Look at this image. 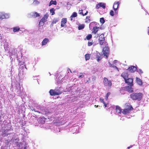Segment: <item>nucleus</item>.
<instances>
[{
    "label": "nucleus",
    "instance_id": "nucleus-54",
    "mask_svg": "<svg viewBox=\"0 0 149 149\" xmlns=\"http://www.w3.org/2000/svg\"><path fill=\"white\" fill-rule=\"evenodd\" d=\"M68 70H69V71H70V72L71 73H72V72H71V70H70V69H69V68Z\"/></svg>",
    "mask_w": 149,
    "mask_h": 149
},
{
    "label": "nucleus",
    "instance_id": "nucleus-58",
    "mask_svg": "<svg viewBox=\"0 0 149 149\" xmlns=\"http://www.w3.org/2000/svg\"><path fill=\"white\" fill-rule=\"evenodd\" d=\"M15 140H17V141H18V139L17 138L16 139H15Z\"/></svg>",
    "mask_w": 149,
    "mask_h": 149
},
{
    "label": "nucleus",
    "instance_id": "nucleus-30",
    "mask_svg": "<svg viewBox=\"0 0 149 149\" xmlns=\"http://www.w3.org/2000/svg\"><path fill=\"white\" fill-rule=\"evenodd\" d=\"M10 14L8 13H6L4 12L3 19L8 18L10 17Z\"/></svg>",
    "mask_w": 149,
    "mask_h": 149
},
{
    "label": "nucleus",
    "instance_id": "nucleus-15",
    "mask_svg": "<svg viewBox=\"0 0 149 149\" xmlns=\"http://www.w3.org/2000/svg\"><path fill=\"white\" fill-rule=\"evenodd\" d=\"M97 26V24L96 22H93L91 23L89 25V28L90 29H92L93 28L96 27Z\"/></svg>",
    "mask_w": 149,
    "mask_h": 149
},
{
    "label": "nucleus",
    "instance_id": "nucleus-33",
    "mask_svg": "<svg viewBox=\"0 0 149 149\" xmlns=\"http://www.w3.org/2000/svg\"><path fill=\"white\" fill-rule=\"evenodd\" d=\"M136 81L138 84L139 85H141L142 84V82L141 80L139 78H136Z\"/></svg>",
    "mask_w": 149,
    "mask_h": 149
},
{
    "label": "nucleus",
    "instance_id": "nucleus-42",
    "mask_svg": "<svg viewBox=\"0 0 149 149\" xmlns=\"http://www.w3.org/2000/svg\"><path fill=\"white\" fill-rule=\"evenodd\" d=\"M50 12L52 13V15H53L54 14V8H52L50 10Z\"/></svg>",
    "mask_w": 149,
    "mask_h": 149
},
{
    "label": "nucleus",
    "instance_id": "nucleus-37",
    "mask_svg": "<svg viewBox=\"0 0 149 149\" xmlns=\"http://www.w3.org/2000/svg\"><path fill=\"white\" fill-rule=\"evenodd\" d=\"M85 56L86 60V61L88 60L90 58V54H86L85 55Z\"/></svg>",
    "mask_w": 149,
    "mask_h": 149
},
{
    "label": "nucleus",
    "instance_id": "nucleus-59",
    "mask_svg": "<svg viewBox=\"0 0 149 149\" xmlns=\"http://www.w3.org/2000/svg\"><path fill=\"white\" fill-rule=\"evenodd\" d=\"M49 74H50V75H51V74H50V72H49Z\"/></svg>",
    "mask_w": 149,
    "mask_h": 149
},
{
    "label": "nucleus",
    "instance_id": "nucleus-41",
    "mask_svg": "<svg viewBox=\"0 0 149 149\" xmlns=\"http://www.w3.org/2000/svg\"><path fill=\"white\" fill-rule=\"evenodd\" d=\"M4 12H0V19H3Z\"/></svg>",
    "mask_w": 149,
    "mask_h": 149
},
{
    "label": "nucleus",
    "instance_id": "nucleus-25",
    "mask_svg": "<svg viewBox=\"0 0 149 149\" xmlns=\"http://www.w3.org/2000/svg\"><path fill=\"white\" fill-rule=\"evenodd\" d=\"M96 57L97 58V61L99 62L101 59V55L100 53L97 51H96Z\"/></svg>",
    "mask_w": 149,
    "mask_h": 149
},
{
    "label": "nucleus",
    "instance_id": "nucleus-29",
    "mask_svg": "<svg viewBox=\"0 0 149 149\" xmlns=\"http://www.w3.org/2000/svg\"><path fill=\"white\" fill-rule=\"evenodd\" d=\"M77 16V13L76 12H74L71 16L70 18L71 20H73V18Z\"/></svg>",
    "mask_w": 149,
    "mask_h": 149
},
{
    "label": "nucleus",
    "instance_id": "nucleus-32",
    "mask_svg": "<svg viewBox=\"0 0 149 149\" xmlns=\"http://www.w3.org/2000/svg\"><path fill=\"white\" fill-rule=\"evenodd\" d=\"M19 86H17V87L16 88V89H17L18 91H17V94L18 95H20L21 93V92L20 91V87L19 86Z\"/></svg>",
    "mask_w": 149,
    "mask_h": 149
},
{
    "label": "nucleus",
    "instance_id": "nucleus-13",
    "mask_svg": "<svg viewBox=\"0 0 149 149\" xmlns=\"http://www.w3.org/2000/svg\"><path fill=\"white\" fill-rule=\"evenodd\" d=\"M102 7L103 9H105L106 7V4L104 3H99L96 6V9H99L100 7Z\"/></svg>",
    "mask_w": 149,
    "mask_h": 149
},
{
    "label": "nucleus",
    "instance_id": "nucleus-39",
    "mask_svg": "<svg viewBox=\"0 0 149 149\" xmlns=\"http://www.w3.org/2000/svg\"><path fill=\"white\" fill-rule=\"evenodd\" d=\"M105 22L104 18L102 17L100 18V22L102 24H103Z\"/></svg>",
    "mask_w": 149,
    "mask_h": 149
},
{
    "label": "nucleus",
    "instance_id": "nucleus-9",
    "mask_svg": "<svg viewBox=\"0 0 149 149\" xmlns=\"http://www.w3.org/2000/svg\"><path fill=\"white\" fill-rule=\"evenodd\" d=\"M105 38L103 34H101L99 37V40L100 44V45H103L104 44H106L104 42Z\"/></svg>",
    "mask_w": 149,
    "mask_h": 149
},
{
    "label": "nucleus",
    "instance_id": "nucleus-2",
    "mask_svg": "<svg viewBox=\"0 0 149 149\" xmlns=\"http://www.w3.org/2000/svg\"><path fill=\"white\" fill-rule=\"evenodd\" d=\"M33 106L34 107H32L31 109L32 110H33L35 112H38L37 109H40L41 110L42 113L43 114L47 115L48 113H50L48 110L46 108L43 109H41L40 106L38 104H35L33 105Z\"/></svg>",
    "mask_w": 149,
    "mask_h": 149
},
{
    "label": "nucleus",
    "instance_id": "nucleus-14",
    "mask_svg": "<svg viewBox=\"0 0 149 149\" xmlns=\"http://www.w3.org/2000/svg\"><path fill=\"white\" fill-rule=\"evenodd\" d=\"M126 83H127L129 86H133V79L132 78L127 79L125 80Z\"/></svg>",
    "mask_w": 149,
    "mask_h": 149
},
{
    "label": "nucleus",
    "instance_id": "nucleus-19",
    "mask_svg": "<svg viewBox=\"0 0 149 149\" xmlns=\"http://www.w3.org/2000/svg\"><path fill=\"white\" fill-rule=\"evenodd\" d=\"M72 129L73 130L72 131L73 133H74V132H79V127L78 126L76 125L74 127H72Z\"/></svg>",
    "mask_w": 149,
    "mask_h": 149
},
{
    "label": "nucleus",
    "instance_id": "nucleus-60",
    "mask_svg": "<svg viewBox=\"0 0 149 149\" xmlns=\"http://www.w3.org/2000/svg\"><path fill=\"white\" fill-rule=\"evenodd\" d=\"M127 104L128 105V104Z\"/></svg>",
    "mask_w": 149,
    "mask_h": 149
},
{
    "label": "nucleus",
    "instance_id": "nucleus-17",
    "mask_svg": "<svg viewBox=\"0 0 149 149\" xmlns=\"http://www.w3.org/2000/svg\"><path fill=\"white\" fill-rule=\"evenodd\" d=\"M122 110L121 109L120 107L118 106H116V114L118 115H120L122 113Z\"/></svg>",
    "mask_w": 149,
    "mask_h": 149
},
{
    "label": "nucleus",
    "instance_id": "nucleus-28",
    "mask_svg": "<svg viewBox=\"0 0 149 149\" xmlns=\"http://www.w3.org/2000/svg\"><path fill=\"white\" fill-rule=\"evenodd\" d=\"M131 86H129L126 87V89L127 90L130 92H133V88H131Z\"/></svg>",
    "mask_w": 149,
    "mask_h": 149
},
{
    "label": "nucleus",
    "instance_id": "nucleus-23",
    "mask_svg": "<svg viewBox=\"0 0 149 149\" xmlns=\"http://www.w3.org/2000/svg\"><path fill=\"white\" fill-rule=\"evenodd\" d=\"M49 40L47 38H45L42 42V45L44 46L46 45L49 42Z\"/></svg>",
    "mask_w": 149,
    "mask_h": 149
},
{
    "label": "nucleus",
    "instance_id": "nucleus-34",
    "mask_svg": "<svg viewBox=\"0 0 149 149\" xmlns=\"http://www.w3.org/2000/svg\"><path fill=\"white\" fill-rule=\"evenodd\" d=\"M85 27V25L84 24L79 25L78 26V29L79 30L83 29Z\"/></svg>",
    "mask_w": 149,
    "mask_h": 149
},
{
    "label": "nucleus",
    "instance_id": "nucleus-3",
    "mask_svg": "<svg viewBox=\"0 0 149 149\" xmlns=\"http://www.w3.org/2000/svg\"><path fill=\"white\" fill-rule=\"evenodd\" d=\"M143 96V94L141 93H133L130 95V97L133 100H137L138 101H140Z\"/></svg>",
    "mask_w": 149,
    "mask_h": 149
},
{
    "label": "nucleus",
    "instance_id": "nucleus-36",
    "mask_svg": "<svg viewBox=\"0 0 149 149\" xmlns=\"http://www.w3.org/2000/svg\"><path fill=\"white\" fill-rule=\"evenodd\" d=\"M87 13H88V12H87V11L84 14L83 13V10H79V14L83 15V16H84V15H86Z\"/></svg>",
    "mask_w": 149,
    "mask_h": 149
},
{
    "label": "nucleus",
    "instance_id": "nucleus-47",
    "mask_svg": "<svg viewBox=\"0 0 149 149\" xmlns=\"http://www.w3.org/2000/svg\"><path fill=\"white\" fill-rule=\"evenodd\" d=\"M111 67H113V68H116L118 70V68L116 66L114 65L113 64L111 65Z\"/></svg>",
    "mask_w": 149,
    "mask_h": 149
},
{
    "label": "nucleus",
    "instance_id": "nucleus-44",
    "mask_svg": "<svg viewBox=\"0 0 149 149\" xmlns=\"http://www.w3.org/2000/svg\"><path fill=\"white\" fill-rule=\"evenodd\" d=\"M93 44V41L92 42L88 41V46H91Z\"/></svg>",
    "mask_w": 149,
    "mask_h": 149
},
{
    "label": "nucleus",
    "instance_id": "nucleus-7",
    "mask_svg": "<svg viewBox=\"0 0 149 149\" xmlns=\"http://www.w3.org/2000/svg\"><path fill=\"white\" fill-rule=\"evenodd\" d=\"M103 82L105 86L111 88L112 85L111 82V81L109 80L107 78L104 77V78Z\"/></svg>",
    "mask_w": 149,
    "mask_h": 149
},
{
    "label": "nucleus",
    "instance_id": "nucleus-20",
    "mask_svg": "<svg viewBox=\"0 0 149 149\" xmlns=\"http://www.w3.org/2000/svg\"><path fill=\"white\" fill-rule=\"evenodd\" d=\"M136 70V67L132 66L131 67L129 68L128 70L131 72H135Z\"/></svg>",
    "mask_w": 149,
    "mask_h": 149
},
{
    "label": "nucleus",
    "instance_id": "nucleus-40",
    "mask_svg": "<svg viewBox=\"0 0 149 149\" xmlns=\"http://www.w3.org/2000/svg\"><path fill=\"white\" fill-rule=\"evenodd\" d=\"M90 17L89 16H87L86 17L85 21V22L89 23L90 22Z\"/></svg>",
    "mask_w": 149,
    "mask_h": 149
},
{
    "label": "nucleus",
    "instance_id": "nucleus-21",
    "mask_svg": "<svg viewBox=\"0 0 149 149\" xmlns=\"http://www.w3.org/2000/svg\"><path fill=\"white\" fill-rule=\"evenodd\" d=\"M8 132V130L6 129L3 130L2 132V136L4 137L7 136L8 135V134L7 133Z\"/></svg>",
    "mask_w": 149,
    "mask_h": 149
},
{
    "label": "nucleus",
    "instance_id": "nucleus-12",
    "mask_svg": "<svg viewBox=\"0 0 149 149\" xmlns=\"http://www.w3.org/2000/svg\"><path fill=\"white\" fill-rule=\"evenodd\" d=\"M133 108L131 106H130L127 108L125 109L122 111V113L125 114L129 113L132 110Z\"/></svg>",
    "mask_w": 149,
    "mask_h": 149
},
{
    "label": "nucleus",
    "instance_id": "nucleus-16",
    "mask_svg": "<svg viewBox=\"0 0 149 149\" xmlns=\"http://www.w3.org/2000/svg\"><path fill=\"white\" fill-rule=\"evenodd\" d=\"M67 22V19L66 18H63L62 19L61 21V26L63 27L65 26V25Z\"/></svg>",
    "mask_w": 149,
    "mask_h": 149
},
{
    "label": "nucleus",
    "instance_id": "nucleus-31",
    "mask_svg": "<svg viewBox=\"0 0 149 149\" xmlns=\"http://www.w3.org/2000/svg\"><path fill=\"white\" fill-rule=\"evenodd\" d=\"M56 1L51 0L49 2V6H50L52 4L56 5Z\"/></svg>",
    "mask_w": 149,
    "mask_h": 149
},
{
    "label": "nucleus",
    "instance_id": "nucleus-45",
    "mask_svg": "<svg viewBox=\"0 0 149 149\" xmlns=\"http://www.w3.org/2000/svg\"><path fill=\"white\" fill-rule=\"evenodd\" d=\"M110 93H107L105 97V99L106 100H107L108 97L109 96V95H110Z\"/></svg>",
    "mask_w": 149,
    "mask_h": 149
},
{
    "label": "nucleus",
    "instance_id": "nucleus-52",
    "mask_svg": "<svg viewBox=\"0 0 149 149\" xmlns=\"http://www.w3.org/2000/svg\"><path fill=\"white\" fill-rule=\"evenodd\" d=\"M108 63H109V66H110L111 67V65H112V64H111V63H110V62H109Z\"/></svg>",
    "mask_w": 149,
    "mask_h": 149
},
{
    "label": "nucleus",
    "instance_id": "nucleus-24",
    "mask_svg": "<svg viewBox=\"0 0 149 149\" xmlns=\"http://www.w3.org/2000/svg\"><path fill=\"white\" fill-rule=\"evenodd\" d=\"M31 15L34 17H36L40 16V14L36 12H33L31 13Z\"/></svg>",
    "mask_w": 149,
    "mask_h": 149
},
{
    "label": "nucleus",
    "instance_id": "nucleus-27",
    "mask_svg": "<svg viewBox=\"0 0 149 149\" xmlns=\"http://www.w3.org/2000/svg\"><path fill=\"white\" fill-rule=\"evenodd\" d=\"M59 20V19L57 18H54V19H53L52 24L51 25L52 26L53 25V24H56V23L58 22Z\"/></svg>",
    "mask_w": 149,
    "mask_h": 149
},
{
    "label": "nucleus",
    "instance_id": "nucleus-49",
    "mask_svg": "<svg viewBox=\"0 0 149 149\" xmlns=\"http://www.w3.org/2000/svg\"><path fill=\"white\" fill-rule=\"evenodd\" d=\"M118 62V61L117 60H115L114 61H113V63H117V62Z\"/></svg>",
    "mask_w": 149,
    "mask_h": 149
},
{
    "label": "nucleus",
    "instance_id": "nucleus-53",
    "mask_svg": "<svg viewBox=\"0 0 149 149\" xmlns=\"http://www.w3.org/2000/svg\"><path fill=\"white\" fill-rule=\"evenodd\" d=\"M148 34L149 35V29L148 30Z\"/></svg>",
    "mask_w": 149,
    "mask_h": 149
},
{
    "label": "nucleus",
    "instance_id": "nucleus-50",
    "mask_svg": "<svg viewBox=\"0 0 149 149\" xmlns=\"http://www.w3.org/2000/svg\"><path fill=\"white\" fill-rule=\"evenodd\" d=\"M133 146H130L128 147L127 148L128 149H130L131 148H132Z\"/></svg>",
    "mask_w": 149,
    "mask_h": 149
},
{
    "label": "nucleus",
    "instance_id": "nucleus-43",
    "mask_svg": "<svg viewBox=\"0 0 149 149\" xmlns=\"http://www.w3.org/2000/svg\"><path fill=\"white\" fill-rule=\"evenodd\" d=\"M44 118H40V120H39V121L42 124L44 123L45 122V120H44Z\"/></svg>",
    "mask_w": 149,
    "mask_h": 149
},
{
    "label": "nucleus",
    "instance_id": "nucleus-48",
    "mask_svg": "<svg viewBox=\"0 0 149 149\" xmlns=\"http://www.w3.org/2000/svg\"><path fill=\"white\" fill-rule=\"evenodd\" d=\"M137 71L139 73H142L143 72L141 69H139Z\"/></svg>",
    "mask_w": 149,
    "mask_h": 149
},
{
    "label": "nucleus",
    "instance_id": "nucleus-5",
    "mask_svg": "<svg viewBox=\"0 0 149 149\" xmlns=\"http://www.w3.org/2000/svg\"><path fill=\"white\" fill-rule=\"evenodd\" d=\"M26 69L25 65H24V66L21 67V68H20L19 71V76L20 77L25 74L26 72Z\"/></svg>",
    "mask_w": 149,
    "mask_h": 149
},
{
    "label": "nucleus",
    "instance_id": "nucleus-6",
    "mask_svg": "<svg viewBox=\"0 0 149 149\" xmlns=\"http://www.w3.org/2000/svg\"><path fill=\"white\" fill-rule=\"evenodd\" d=\"M20 54H21V58L20 59V58L17 57V60L19 62V63L20 64H25V63L26 62H27L28 61V59L26 57H23L22 58V54L20 53H19Z\"/></svg>",
    "mask_w": 149,
    "mask_h": 149
},
{
    "label": "nucleus",
    "instance_id": "nucleus-26",
    "mask_svg": "<svg viewBox=\"0 0 149 149\" xmlns=\"http://www.w3.org/2000/svg\"><path fill=\"white\" fill-rule=\"evenodd\" d=\"M99 29V27H97V26H96V27L93 28L92 29V33H93L94 34H96L97 32L98 31Z\"/></svg>",
    "mask_w": 149,
    "mask_h": 149
},
{
    "label": "nucleus",
    "instance_id": "nucleus-10",
    "mask_svg": "<svg viewBox=\"0 0 149 149\" xmlns=\"http://www.w3.org/2000/svg\"><path fill=\"white\" fill-rule=\"evenodd\" d=\"M120 3L119 1H116L114 3L113 6V9L115 12V13H117L118 11H117L119 5Z\"/></svg>",
    "mask_w": 149,
    "mask_h": 149
},
{
    "label": "nucleus",
    "instance_id": "nucleus-11",
    "mask_svg": "<svg viewBox=\"0 0 149 149\" xmlns=\"http://www.w3.org/2000/svg\"><path fill=\"white\" fill-rule=\"evenodd\" d=\"M103 52L104 56H106L107 58L108 57L109 54V48L105 47L103 48Z\"/></svg>",
    "mask_w": 149,
    "mask_h": 149
},
{
    "label": "nucleus",
    "instance_id": "nucleus-57",
    "mask_svg": "<svg viewBox=\"0 0 149 149\" xmlns=\"http://www.w3.org/2000/svg\"><path fill=\"white\" fill-rule=\"evenodd\" d=\"M95 107H97L98 106L97 105V106H96V105H95Z\"/></svg>",
    "mask_w": 149,
    "mask_h": 149
},
{
    "label": "nucleus",
    "instance_id": "nucleus-51",
    "mask_svg": "<svg viewBox=\"0 0 149 149\" xmlns=\"http://www.w3.org/2000/svg\"><path fill=\"white\" fill-rule=\"evenodd\" d=\"M79 78H82L83 77V76L81 75L79 76Z\"/></svg>",
    "mask_w": 149,
    "mask_h": 149
},
{
    "label": "nucleus",
    "instance_id": "nucleus-56",
    "mask_svg": "<svg viewBox=\"0 0 149 149\" xmlns=\"http://www.w3.org/2000/svg\"><path fill=\"white\" fill-rule=\"evenodd\" d=\"M24 149H27L26 148V147H24Z\"/></svg>",
    "mask_w": 149,
    "mask_h": 149
},
{
    "label": "nucleus",
    "instance_id": "nucleus-55",
    "mask_svg": "<svg viewBox=\"0 0 149 149\" xmlns=\"http://www.w3.org/2000/svg\"><path fill=\"white\" fill-rule=\"evenodd\" d=\"M76 72V71L75 70L73 72H74V73Z\"/></svg>",
    "mask_w": 149,
    "mask_h": 149
},
{
    "label": "nucleus",
    "instance_id": "nucleus-22",
    "mask_svg": "<svg viewBox=\"0 0 149 149\" xmlns=\"http://www.w3.org/2000/svg\"><path fill=\"white\" fill-rule=\"evenodd\" d=\"M100 101L102 103L104 104V105L105 107H108L107 106V105H108V103H106L104 101V100L103 98H102L101 97L100 98Z\"/></svg>",
    "mask_w": 149,
    "mask_h": 149
},
{
    "label": "nucleus",
    "instance_id": "nucleus-35",
    "mask_svg": "<svg viewBox=\"0 0 149 149\" xmlns=\"http://www.w3.org/2000/svg\"><path fill=\"white\" fill-rule=\"evenodd\" d=\"M20 29L19 28L18 26L14 27L13 28V31L14 32L17 31Z\"/></svg>",
    "mask_w": 149,
    "mask_h": 149
},
{
    "label": "nucleus",
    "instance_id": "nucleus-4",
    "mask_svg": "<svg viewBox=\"0 0 149 149\" xmlns=\"http://www.w3.org/2000/svg\"><path fill=\"white\" fill-rule=\"evenodd\" d=\"M62 88L60 87L58 89L50 90L49 91V93L51 95L54 96L61 94L62 93Z\"/></svg>",
    "mask_w": 149,
    "mask_h": 149
},
{
    "label": "nucleus",
    "instance_id": "nucleus-46",
    "mask_svg": "<svg viewBox=\"0 0 149 149\" xmlns=\"http://www.w3.org/2000/svg\"><path fill=\"white\" fill-rule=\"evenodd\" d=\"M110 15L112 16H113L114 15V12L113 10H111L110 12Z\"/></svg>",
    "mask_w": 149,
    "mask_h": 149
},
{
    "label": "nucleus",
    "instance_id": "nucleus-1",
    "mask_svg": "<svg viewBox=\"0 0 149 149\" xmlns=\"http://www.w3.org/2000/svg\"><path fill=\"white\" fill-rule=\"evenodd\" d=\"M8 43L6 42L4 45V48L6 51H8L10 53V59L12 60L15 58L19 57L17 55V50L16 49L13 48L11 50H10L9 47H8Z\"/></svg>",
    "mask_w": 149,
    "mask_h": 149
},
{
    "label": "nucleus",
    "instance_id": "nucleus-8",
    "mask_svg": "<svg viewBox=\"0 0 149 149\" xmlns=\"http://www.w3.org/2000/svg\"><path fill=\"white\" fill-rule=\"evenodd\" d=\"M48 16L49 15L47 14H46L44 15L39 22V24L40 26H42L43 25L45 22L47 21V19Z\"/></svg>",
    "mask_w": 149,
    "mask_h": 149
},
{
    "label": "nucleus",
    "instance_id": "nucleus-38",
    "mask_svg": "<svg viewBox=\"0 0 149 149\" xmlns=\"http://www.w3.org/2000/svg\"><path fill=\"white\" fill-rule=\"evenodd\" d=\"M92 36L91 34L88 35L86 37V38L88 40L91 38Z\"/></svg>",
    "mask_w": 149,
    "mask_h": 149
},
{
    "label": "nucleus",
    "instance_id": "nucleus-18",
    "mask_svg": "<svg viewBox=\"0 0 149 149\" xmlns=\"http://www.w3.org/2000/svg\"><path fill=\"white\" fill-rule=\"evenodd\" d=\"M121 76L125 80L128 78V74L127 72H125L122 73L121 74Z\"/></svg>",
    "mask_w": 149,
    "mask_h": 149
}]
</instances>
